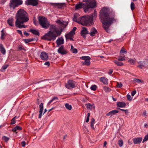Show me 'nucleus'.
Returning <instances> with one entry per match:
<instances>
[{"instance_id":"obj_24","label":"nucleus","mask_w":148,"mask_h":148,"mask_svg":"<svg viewBox=\"0 0 148 148\" xmlns=\"http://www.w3.org/2000/svg\"><path fill=\"white\" fill-rule=\"evenodd\" d=\"M138 64L139 65L137 66V67L140 69H142L145 64V63L144 61H139L138 62Z\"/></svg>"},{"instance_id":"obj_4","label":"nucleus","mask_w":148,"mask_h":148,"mask_svg":"<svg viewBox=\"0 0 148 148\" xmlns=\"http://www.w3.org/2000/svg\"><path fill=\"white\" fill-rule=\"evenodd\" d=\"M84 1L86 2L84 3H80L76 5L75 10L83 8L85 12L86 13L94 8L96 5V1L95 0H84Z\"/></svg>"},{"instance_id":"obj_2","label":"nucleus","mask_w":148,"mask_h":148,"mask_svg":"<svg viewBox=\"0 0 148 148\" xmlns=\"http://www.w3.org/2000/svg\"><path fill=\"white\" fill-rule=\"evenodd\" d=\"M15 18V25L16 27L20 28L27 27V25L23 24L29 20L27 14L25 11L23 9L19 10L16 13Z\"/></svg>"},{"instance_id":"obj_53","label":"nucleus","mask_w":148,"mask_h":148,"mask_svg":"<svg viewBox=\"0 0 148 148\" xmlns=\"http://www.w3.org/2000/svg\"><path fill=\"white\" fill-rule=\"evenodd\" d=\"M127 99L129 101H131L132 99V98L130 95L128 94L127 95Z\"/></svg>"},{"instance_id":"obj_31","label":"nucleus","mask_w":148,"mask_h":148,"mask_svg":"<svg viewBox=\"0 0 148 148\" xmlns=\"http://www.w3.org/2000/svg\"><path fill=\"white\" fill-rule=\"evenodd\" d=\"M127 53L126 50L123 47H122L121 49L120 52V54H126Z\"/></svg>"},{"instance_id":"obj_21","label":"nucleus","mask_w":148,"mask_h":148,"mask_svg":"<svg viewBox=\"0 0 148 148\" xmlns=\"http://www.w3.org/2000/svg\"><path fill=\"white\" fill-rule=\"evenodd\" d=\"M119 112V111L117 110H112L109 112L108 113L106 114V116H112V115H115L116 113H118Z\"/></svg>"},{"instance_id":"obj_35","label":"nucleus","mask_w":148,"mask_h":148,"mask_svg":"<svg viewBox=\"0 0 148 148\" xmlns=\"http://www.w3.org/2000/svg\"><path fill=\"white\" fill-rule=\"evenodd\" d=\"M103 89L106 92H109L111 90V89L108 87L104 86L103 87Z\"/></svg>"},{"instance_id":"obj_28","label":"nucleus","mask_w":148,"mask_h":148,"mask_svg":"<svg viewBox=\"0 0 148 148\" xmlns=\"http://www.w3.org/2000/svg\"><path fill=\"white\" fill-rule=\"evenodd\" d=\"M29 31L35 35L39 36V33L38 31L35 29H30Z\"/></svg>"},{"instance_id":"obj_43","label":"nucleus","mask_w":148,"mask_h":148,"mask_svg":"<svg viewBox=\"0 0 148 148\" xmlns=\"http://www.w3.org/2000/svg\"><path fill=\"white\" fill-rule=\"evenodd\" d=\"M2 139L5 142H7L9 139V138L5 136H3L2 137Z\"/></svg>"},{"instance_id":"obj_42","label":"nucleus","mask_w":148,"mask_h":148,"mask_svg":"<svg viewBox=\"0 0 148 148\" xmlns=\"http://www.w3.org/2000/svg\"><path fill=\"white\" fill-rule=\"evenodd\" d=\"M34 40L33 39H25L24 40V41L26 43H27L29 42H30L32 41H33Z\"/></svg>"},{"instance_id":"obj_9","label":"nucleus","mask_w":148,"mask_h":148,"mask_svg":"<svg viewBox=\"0 0 148 148\" xmlns=\"http://www.w3.org/2000/svg\"><path fill=\"white\" fill-rule=\"evenodd\" d=\"M75 82L73 80H69L67 83L65 84L66 87L68 89L73 88L75 87Z\"/></svg>"},{"instance_id":"obj_5","label":"nucleus","mask_w":148,"mask_h":148,"mask_svg":"<svg viewBox=\"0 0 148 148\" xmlns=\"http://www.w3.org/2000/svg\"><path fill=\"white\" fill-rule=\"evenodd\" d=\"M39 24L42 28L47 29L50 26V23L47 18L43 16H40L38 18Z\"/></svg>"},{"instance_id":"obj_8","label":"nucleus","mask_w":148,"mask_h":148,"mask_svg":"<svg viewBox=\"0 0 148 148\" xmlns=\"http://www.w3.org/2000/svg\"><path fill=\"white\" fill-rule=\"evenodd\" d=\"M81 59L84 60V61L82 62V63L83 65L89 66L90 64V58L88 56H83L80 58Z\"/></svg>"},{"instance_id":"obj_3","label":"nucleus","mask_w":148,"mask_h":148,"mask_svg":"<svg viewBox=\"0 0 148 148\" xmlns=\"http://www.w3.org/2000/svg\"><path fill=\"white\" fill-rule=\"evenodd\" d=\"M49 27L50 30L43 36L42 38L49 41L54 40L57 36L61 34L62 29L58 30L56 26L53 24H50Z\"/></svg>"},{"instance_id":"obj_40","label":"nucleus","mask_w":148,"mask_h":148,"mask_svg":"<svg viewBox=\"0 0 148 148\" xmlns=\"http://www.w3.org/2000/svg\"><path fill=\"white\" fill-rule=\"evenodd\" d=\"M8 65H3L1 69V72L4 71L8 67Z\"/></svg>"},{"instance_id":"obj_6","label":"nucleus","mask_w":148,"mask_h":148,"mask_svg":"<svg viewBox=\"0 0 148 148\" xmlns=\"http://www.w3.org/2000/svg\"><path fill=\"white\" fill-rule=\"evenodd\" d=\"M80 24L83 25H91L92 23V19L91 17L89 16L85 17L84 16L80 18Z\"/></svg>"},{"instance_id":"obj_16","label":"nucleus","mask_w":148,"mask_h":148,"mask_svg":"<svg viewBox=\"0 0 148 148\" xmlns=\"http://www.w3.org/2000/svg\"><path fill=\"white\" fill-rule=\"evenodd\" d=\"M97 33V29L94 27H92L90 29V31L89 34L91 36H94L95 34H96Z\"/></svg>"},{"instance_id":"obj_1","label":"nucleus","mask_w":148,"mask_h":148,"mask_svg":"<svg viewBox=\"0 0 148 148\" xmlns=\"http://www.w3.org/2000/svg\"><path fill=\"white\" fill-rule=\"evenodd\" d=\"M99 16L104 29L107 32L109 33L110 26L115 21L114 11L107 7H104L100 11Z\"/></svg>"},{"instance_id":"obj_30","label":"nucleus","mask_w":148,"mask_h":148,"mask_svg":"<svg viewBox=\"0 0 148 148\" xmlns=\"http://www.w3.org/2000/svg\"><path fill=\"white\" fill-rule=\"evenodd\" d=\"M128 62L132 65L136 63V60L135 59L130 58L128 61Z\"/></svg>"},{"instance_id":"obj_27","label":"nucleus","mask_w":148,"mask_h":148,"mask_svg":"<svg viewBox=\"0 0 148 148\" xmlns=\"http://www.w3.org/2000/svg\"><path fill=\"white\" fill-rule=\"evenodd\" d=\"M119 61H117L116 60H114L113 61V62L117 66H121L123 65V63Z\"/></svg>"},{"instance_id":"obj_20","label":"nucleus","mask_w":148,"mask_h":148,"mask_svg":"<svg viewBox=\"0 0 148 148\" xmlns=\"http://www.w3.org/2000/svg\"><path fill=\"white\" fill-rule=\"evenodd\" d=\"M51 4L54 7H57L58 8H61L63 5V4L62 3H51Z\"/></svg>"},{"instance_id":"obj_47","label":"nucleus","mask_w":148,"mask_h":148,"mask_svg":"<svg viewBox=\"0 0 148 148\" xmlns=\"http://www.w3.org/2000/svg\"><path fill=\"white\" fill-rule=\"evenodd\" d=\"M119 109L122 111H124V112H125V114L127 115L129 113L127 110H124L120 108H119Z\"/></svg>"},{"instance_id":"obj_56","label":"nucleus","mask_w":148,"mask_h":148,"mask_svg":"<svg viewBox=\"0 0 148 148\" xmlns=\"http://www.w3.org/2000/svg\"><path fill=\"white\" fill-rule=\"evenodd\" d=\"M136 90H134L132 92L131 94L132 95L133 97L135 95L136 93Z\"/></svg>"},{"instance_id":"obj_41","label":"nucleus","mask_w":148,"mask_h":148,"mask_svg":"<svg viewBox=\"0 0 148 148\" xmlns=\"http://www.w3.org/2000/svg\"><path fill=\"white\" fill-rule=\"evenodd\" d=\"M73 19L74 21L77 22L79 24H80V18L78 19L75 16L73 18Z\"/></svg>"},{"instance_id":"obj_11","label":"nucleus","mask_w":148,"mask_h":148,"mask_svg":"<svg viewBox=\"0 0 148 148\" xmlns=\"http://www.w3.org/2000/svg\"><path fill=\"white\" fill-rule=\"evenodd\" d=\"M25 3L27 5H31L34 6H36L38 4L37 0H27Z\"/></svg>"},{"instance_id":"obj_7","label":"nucleus","mask_w":148,"mask_h":148,"mask_svg":"<svg viewBox=\"0 0 148 148\" xmlns=\"http://www.w3.org/2000/svg\"><path fill=\"white\" fill-rule=\"evenodd\" d=\"M23 1L21 0H10L9 7L11 9L14 10L15 8L22 4Z\"/></svg>"},{"instance_id":"obj_54","label":"nucleus","mask_w":148,"mask_h":148,"mask_svg":"<svg viewBox=\"0 0 148 148\" xmlns=\"http://www.w3.org/2000/svg\"><path fill=\"white\" fill-rule=\"evenodd\" d=\"M71 51L73 53H77V51L76 49L75 48L71 50Z\"/></svg>"},{"instance_id":"obj_51","label":"nucleus","mask_w":148,"mask_h":148,"mask_svg":"<svg viewBox=\"0 0 148 148\" xmlns=\"http://www.w3.org/2000/svg\"><path fill=\"white\" fill-rule=\"evenodd\" d=\"M148 140V134L145 136L143 141V143H144L145 141H147Z\"/></svg>"},{"instance_id":"obj_15","label":"nucleus","mask_w":148,"mask_h":148,"mask_svg":"<svg viewBox=\"0 0 148 148\" xmlns=\"http://www.w3.org/2000/svg\"><path fill=\"white\" fill-rule=\"evenodd\" d=\"M142 137L134 138L133 139L134 143L135 144H140L142 140Z\"/></svg>"},{"instance_id":"obj_45","label":"nucleus","mask_w":148,"mask_h":148,"mask_svg":"<svg viewBox=\"0 0 148 148\" xmlns=\"http://www.w3.org/2000/svg\"><path fill=\"white\" fill-rule=\"evenodd\" d=\"M5 35V34L3 32V29L1 31V38L2 40H3L4 39V36Z\"/></svg>"},{"instance_id":"obj_18","label":"nucleus","mask_w":148,"mask_h":148,"mask_svg":"<svg viewBox=\"0 0 148 148\" xmlns=\"http://www.w3.org/2000/svg\"><path fill=\"white\" fill-rule=\"evenodd\" d=\"M14 18H8L7 20V23L10 26L14 27Z\"/></svg>"},{"instance_id":"obj_14","label":"nucleus","mask_w":148,"mask_h":148,"mask_svg":"<svg viewBox=\"0 0 148 148\" xmlns=\"http://www.w3.org/2000/svg\"><path fill=\"white\" fill-rule=\"evenodd\" d=\"M56 43L58 47H59L61 45L64 43V40L63 37H61L58 38L56 40Z\"/></svg>"},{"instance_id":"obj_64","label":"nucleus","mask_w":148,"mask_h":148,"mask_svg":"<svg viewBox=\"0 0 148 148\" xmlns=\"http://www.w3.org/2000/svg\"><path fill=\"white\" fill-rule=\"evenodd\" d=\"M89 118L87 117L86 121V122H87V123L89 121Z\"/></svg>"},{"instance_id":"obj_59","label":"nucleus","mask_w":148,"mask_h":148,"mask_svg":"<svg viewBox=\"0 0 148 148\" xmlns=\"http://www.w3.org/2000/svg\"><path fill=\"white\" fill-rule=\"evenodd\" d=\"M44 64L46 65L49 66L50 65V63H49V62L47 61V62H45V63Z\"/></svg>"},{"instance_id":"obj_62","label":"nucleus","mask_w":148,"mask_h":148,"mask_svg":"<svg viewBox=\"0 0 148 148\" xmlns=\"http://www.w3.org/2000/svg\"><path fill=\"white\" fill-rule=\"evenodd\" d=\"M144 126L145 127L147 128L148 127V125H147V123H145L144 124Z\"/></svg>"},{"instance_id":"obj_19","label":"nucleus","mask_w":148,"mask_h":148,"mask_svg":"<svg viewBox=\"0 0 148 148\" xmlns=\"http://www.w3.org/2000/svg\"><path fill=\"white\" fill-rule=\"evenodd\" d=\"M40 110L39 111V114L38 118L40 119L42 116V113L43 109V105L42 103H41L39 106Z\"/></svg>"},{"instance_id":"obj_12","label":"nucleus","mask_w":148,"mask_h":148,"mask_svg":"<svg viewBox=\"0 0 148 148\" xmlns=\"http://www.w3.org/2000/svg\"><path fill=\"white\" fill-rule=\"evenodd\" d=\"M58 52L62 55H64L67 53V51L64 48L63 46H61L58 50Z\"/></svg>"},{"instance_id":"obj_36","label":"nucleus","mask_w":148,"mask_h":148,"mask_svg":"<svg viewBox=\"0 0 148 148\" xmlns=\"http://www.w3.org/2000/svg\"><path fill=\"white\" fill-rule=\"evenodd\" d=\"M65 106L66 108L69 110H71L72 108L71 106L68 103H66L65 104Z\"/></svg>"},{"instance_id":"obj_33","label":"nucleus","mask_w":148,"mask_h":148,"mask_svg":"<svg viewBox=\"0 0 148 148\" xmlns=\"http://www.w3.org/2000/svg\"><path fill=\"white\" fill-rule=\"evenodd\" d=\"M134 81L135 82L138 83L140 84L141 83H144V81L143 80H140V79L136 78L134 79Z\"/></svg>"},{"instance_id":"obj_44","label":"nucleus","mask_w":148,"mask_h":148,"mask_svg":"<svg viewBox=\"0 0 148 148\" xmlns=\"http://www.w3.org/2000/svg\"><path fill=\"white\" fill-rule=\"evenodd\" d=\"M97 88V86L96 85H93L91 86L90 89L92 90H95Z\"/></svg>"},{"instance_id":"obj_32","label":"nucleus","mask_w":148,"mask_h":148,"mask_svg":"<svg viewBox=\"0 0 148 148\" xmlns=\"http://www.w3.org/2000/svg\"><path fill=\"white\" fill-rule=\"evenodd\" d=\"M74 35V34H73L72 33H71V32L66 34L65 35V37L66 39H68L69 38H70L71 37H72Z\"/></svg>"},{"instance_id":"obj_29","label":"nucleus","mask_w":148,"mask_h":148,"mask_svg":"<svg viewBox=\"0 0 148 148\" xmlns=\"http://www.w3.org/2000/svg\"><path fill=\"white\" fill-rule=\"evenodd\" d=\"M95 120L93 118H92L90 121V126L92 128L93 130H95V128L94 126V125L95 123Z\"/></svg>"},{"instance_id":"obj_61","label":"nucleus","mask_w":148,"mask_h":148,"mask_svg":"<svg viewBox=\"0 0 148 148\" xmlns=\"http://www.w3.org/2000/svg\"><path fill=\"white\" fill-rule=\"evenodd\" d=\"M24 34L26 35V36H27L29 35V34L27 32H25L24 33Z\"/></svg>"},{"instance_id":"obj_48","label":"nucleus","mask_w":148,"mask_h":148,"mask_svg":"<svg viewBox=\"0 0 148 148\" xmlns=\"http://www.w3.org/2000/svg\"><path fill=\"white\" fill-rule=\"evenodd\" d=\"M131 8L132 10H133L135 8V5L133 2H132L130 5Z\"/></svg>"},{"instance_id":"obj_52","label":"nucleus","mask_w":148,"mask_h":148,"mask_svg":"<svg viewBox=\"0 0 148 148\" xmlns=\"http://www.w3.org/2000/svg\"><path fill=\"white\" fill-rule=\"evenodd\" d=\"M76 29L77 28L76 27H74L73 29L70 32H71V33H72L73 34H75V31L76 30Z\"/></svg>"},{"instance_id":"obj_26","label":"nucleus","mask_w":148,"mask_h":148,"mask_svg":"<svg viewBox=\"0 0 148 148\" xmlns=\"http://www.w3.org/2000/svg\"><path fill=\"white\" fill-rule=\"evenodd\" d=\"M21 128L18 126H16L15 127H14L12 130V131L16 133H17L18 132V130H21Z\"/></svg>"},{"instance_id":"obj_34","label":"nucleus","mask_w":148,"mask_h":148,"mask_svg":"<svg viewBox=\"0 0 148 148\" xmlns=\"http://www.w3.org/2000/svg\"><path fill=\"white\" fill-rule=\"evenodd\" d=\"M97 16V14L95 10L94 13L90 16H89V17H91L93 20L94 18H95Z\"/></svg>"},{"instance_id":"obj_22","label":"nucleus","mask_w":148,"mask_h":148,"mask_svg":"<svg viewBox=\"0 0 148 148\" xmlns=\"http://www.w3.org/2000/svg\"><path fill=\"white\" fill-rule=\"evenodd\" d=\"M100 81L104 84L107 85L108 84V79L105 77H101L100 78Z\"/></svg>"},{"instance_id":"obj_38","label":"nucleus","mask_w":148,"mask_h":148,"mask_svg":"<svg viewBox=\"0 0 148 148\" xmlns=\"http://www.w3.org/2000/svg\"><path fill=\"white\" fill-rule=\"evenodd\" d=\"M87 107L88 108H89L90 109H92V108H95V106H94L91 105V104L90 103H88V104H87Z\"/></svg>"},{"instance_id":"obj_50","label":"nucleus","mask_w":148,"mask_h":148,"mask_svg":"<svg viewBox=\"0 0 148 148\" xmlns=\"http://www.w3.org/2000/svg\"><path fill=\"white\" fill-rule=\"evenodd\" d=\"M123 85L121 83L117 82L116 85L117 87L119 88H121L122 87Z\"/></svg>"},{"instance_id":"obj_46","label":"nucleus","mask_w":148,"mask_h":148,"mask_svg":"<svg viewBox=\"0 0 148 148\" xmlns=\"http://www.w3.org/2000/svg\"><path fill=\"white\" fill-rule=\"evenodd\" d=\"M118 144L120 147H122L123 144V141L122 140H119L118 141Z\"/></svg>"},{"instance_id":"obj_55","label":"nucleus","mask_w":148,"mask_h":148,"mask_svg":"<svg viewBox=\"0 0 148 148\" xmlns=\"http://www.w3.org/2000/svg\"><path fill=\"white\" fill-rule=\"evenodd\" d=\"M22 146L23 147H24L26 145V142L25 141H23L21 143Z\"/></svg>"},{"instance_id":"obj_13","label":"nucleus","mask_w":148,"mask_h":148,"mask_svg":"<svg viewBox=\"0 0 148 148\" xmlns=\"http://www.w3.org/2000/svg\"><path fill=\"white\" fill-rule=\"evenodd\" d=\"M56 22V23L59 24L60 25L62 26V27H66L68 24L67 22L64 21L62 20L58 19Z\"/></svg>"},{"instance_id":"obj_23","label":"nucleus","mask_w":148,"mask_h":148,"mask_svg":"<svg viewBox=\"0 0 148 148\" xmlns=\"http://www.w3.org/2000/svg\"><path fill=\"white\" fill-rule=\"evenodd\" d=\"M116 105L118 107L120 108H123L126 105L125 103L123 102H117Z\"/></svg>"},{"instance_id":"obj_37","label":"nucleus","mask_w":148,"mask_h":148,"mask_svg":"<svg viewBox=\"0 0 148 148\" xmlns=\"http://www.w3.org/2000/svg\"><path fill=\"white\" fill-rule=\"evenodd\" d=\"M118 61H124L125 60V57L124 56H119L118 57Z\"/></svg>"},{"instance_id":"obj_17","label":"nucleus","mask_w":148,"mask_h":148,"mask_svg":"<svg viewBox=\"0 0 148 148\" xmlns=\"http://www.w3.org/2000/svg\"><path fill=\"white\" fill-rule=\"evenodd\" d=\"M81 35L83 37H85V35L89 34L87 28L84 27H83L82 29L81 30Z\"/></svg>"},{"instance_id":"obj_57","label":"nucleus","mask_w":148,"mask_h":148,"mask_svg":"<svg viewBox=\"0 0 148 148\" xmlns=\"http://www.w3.org/2000/svg\"><path fill=\"white\" fill-rule=\"evenodd\" d=\"M113 71L112 69H110L108 72V74L109 75H111L113 73Z\"/></svg>"},{"instance_id":"obj_10","label":"nucleus","mask_w":148,"mask_h":148,"mask_svg":"<svg viewBox=\"0 0 148 148\" xmlns=\"http://www.w3.org/2000/svg\"><path fill=\"white\" fill-rule=\"evenodd\" d=\"M40 57L41 60L44 61L47 60L49 58L48 53L45 51H42L41 53Z\"/></svg>"},{"instance_id":"obj_63","label":"nucleus","mask_w":148,"mask_h":148,"mask_svg":"<svg viewBox=\"0 0 148 148\" xmlns=\"http://www.w3.org/2000/svg\"><path fill=\"white\" fill-rule=\"evenodd\" d=\"M33 20H34V24H35L36 25H37V23H36V20H35V19H34Z\"/></svg>"},{"instance_id":"obj_49","label":"nucleus","mask_w":148,"mask_h":148,"mask_svg":"<svg viewBox=\"0 0 148 148\" xmlns=\"http://www.w3.org/2000/svg\"><path fill=\"white\" fill-rule=\"evenodd\" d=\"M16 117L15 116L14 118H13L11 122V124L12 125H13L15 123L16 121H15V118Z\"/></svg>"},{"instance_id":"obj_58","label":"nucleus","mask_w":148,"mask_h":148,"mask_svg":"<svg viewBox=\"0 0 148 148\" xmlns=\"http://www.w3.org/2000/svg\"><path fill=\"white\" fill-rule=\"evenodd\" d=\"M17 32H18V33L19 34H20L21 35H22V32L21 30H17Z\"/></svg>"},{"instance_id":"obj_25","label":"nucleus","mask_w":148,"mask_h":148,"mask_svg":"<svg viewBox=\"0 0 148 148\" xmlns=\"http://www.w3.org/2000/svg\"><path fill=\"white\" fill-rule=\"evenodd\" d=\"M0 50L1 53L3 55H4L5 54L6 51L2 44H0Z\"/></svg>"},{"instance_id":"obj_60","label":"nucleus","mask_w":148,"mask_h":148,"mask_svg":"<svg viewBox=\"0 0 148 148\" xmlns=\"http://www.w3.org/2000/svg\"><path fill=\"white\" fill-rule=\"evenodd\" d=\"M147 114V112L146 110H144L143 112V114L144 116H146Z\"/></svg>"},{"instance_id":"obj_39","label":"nucleus","mask_w":148,"mask_h":148,"mask_svg":"<svg viewBox=\"0 0 148 148\" xmlns=\"http://www.w3.org/2000/svg\"><path fill=\"white\" fill-rule=\"evenodd\" d=\"M58 98L57 97H54L52 99L50 100L49 101L48 103L47 104V105H49L50 104V103L53 101L55 100H58Z\"/></svg>"}]
</instances>
